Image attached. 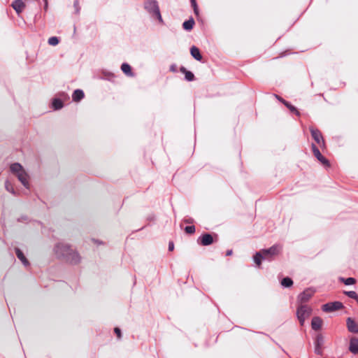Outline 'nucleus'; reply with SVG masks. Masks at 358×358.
I'll return each instance as SVG.
<instances>
[{"label":"nucleus","instance_id":"nucleus-22","mask_svg":"<svg viewBox=\"0 0 358 358\" xmlns=\"http://www.w3.org/2000/svg\"><path fill=\"white\" fill-rule=\"evenodd\" d=\"M121 70L127 76H133V73L131 71V66L129 64H127V63H123L121 65Z\"/></svg>","mask_w":358,"mask_h":358},{"label":"nucleus","instance_id":"nucleus-33","mask_svg":"<svg viewBox=\"0 0 358 358\" xmlns=\"http://www.w3.org/2000/svg\"><path fill=\"white\" fill-rule=\"evenodd\" d=\"M114 332L117 335V337L118 338V339H120L122 337V332H121L120 329L118 327H115L114 329Z\"/></svg>","mask_w":358,"mask_h":358},{"label":"nucleus","instance_id":"nucleus-38","mask_svg":"<svg viewBox=\"0 0 358 358\" xmlns=\"http://www.w3.org/2000/svg\"><path fill=\"white\" fill-rule=\"evenodd\" d=\"M170 71H173V72H176V71H177L176 65V64H172V65L170 66Z\"/></svg>","mask_w":358,"mask_h":358},{"label":"nucleus","instance_id":"nucleus-36","mask_svg":"<svg viewBox=\"0 0 358 358\" xmlns=\"http://www.w3.org/2000/svg\"><path fill=\"white\" fill-rule=\"evenodd\" d=\"M173 249H174V244H173V242L170 241V242L169 243V251H172V250H173Z\"/></svg>","mask_w":358,"mask_h":358},{"label":"nucleus","instance_id":"nucleus-11","mask_svg":"<svg viewBox=\"0 0 358 358\" xmlns=\"http://www.w3.org/2000/svg\"><path fill=\"white\" fill-rule=\"evenodd\" d=\"M346 325L348 330L354 334L358 333V324L351 317L346 320Z\"/></svg>","mask_w":358,"mask_h":358},{"label":"nucleus","instance_id":"nucleus-39","mask_svg":"<svg viewBox=\"0 0 358 358\" xmlns=\"http://www.w3.org/2000/svg\"><path fill=\"white\" fill-rule=\"evenodd\" d=\"M282 104L285 106L287 108H289V107L292 106V104L289 102L287 101L286 100H283Z\"/></svg>","mask_w":358,"mask_h":358},{"label":"nucleus","instance_id":"nucleus-18","mask_svg":"<svg viewBox=\"0 0 358 358\" xmlns=\"http://www.w3.org/2000/svg\"><path fill=\"white\" fill-rule=\"evenodd\" d=\"M190 54L197 61H201L202 59V55L200 52V50L196 46H192L190 48Z\"/></svg>","mask_w":358,"mask_h":358},{"label":"nucleus","instance_id":"nucleus-29","mask_svg":"<svg viewBox=\"0 0 358 358\" xmlns=\"http://www.w3.org/2000/svg\"><path fill=\"white\" fill-rule=\"evenodd\" d=\"M59 42V39L57 36H52L48 38V43L50 45H57Z\"/></svg>","mask_w":358,"mask_h":358},{"label":"nucleus","instance_id":"nucleus-23","mask_svg":"<svg viewBox=\"0 0 358 358\" xmlns=\"http://www.w3.org/2000/svg\"><path fill=\"white\" fill-rule=\"evenodd\" d=\"M52 106L54 110H59L63 108L64 103L60 99L55 98L52 100Z\"/></svg>","mask_w":358,"mask_h":358},{"label":"nucleus","instance_id":"nucleus-6","mask_svg":"<svg viewBox=\"0 0 358 358\" xmlns=\"http://www.w3.org/2000/svg\"><path fill=\"white\" fill-rule=\"evenodd\" d=\"M344 308L343 304L340 301L329 302L322 306V310L326 313H331L335 310H341Z\"/></svg>","mask_w":358,"mask_h":358},{"label":"nucleus","instance_id":"nucleus-44","mask_svg":"<svg viewBox=\"0 0 358 358\" xmlns=\"http://www.w3.org/2000/svg\"><path fill=\"white\" fill-rule=\"evenodd\" d=\"M186 222H188V223H192L193 222V220L192 219H189V220H187Z\"/></svg>","mask_w":358,"mask_h":358},{"label":"nucleus","instance_id":"nucleus-24","mask_svg":"<svg viewBox=\"0 0 358 358\" xmlns=\"http://www.w3.org/2000/svg\"><path fill=\"white\" fill-rule=\"evenodd\" d=\"M280 283L281 285L284 287H290L293 285V280L289 277H285L282 279Z\"/></svg>","mask_w":358,"mask_h":358},{"label":"nucleus","instance_id":"nucleus-42","mask_svg":"<svg viewBox=\"0 0 358 358\" xmlns=\"http://www.w3.org/2000/svg\"><path fill=\"white\" fill-rule=\"evenodd\" d=\"M275 98H276L279 101H280V102L282 103V101H283V100H285V99H282V98L281 96H280L279 95L275 94Z\"/></svg>","mask_w":358,"mask_h":358},{"label":"nucleus","instance_id":"nucleus-19","mask_svg":"<svg viewBox=\"0 0 358 358\" xmlns=\"http://www.w3.org/2000/svg\"><path fill=\"white\" fill-rule=\"evenodd\" d=\"M10 169L15 176L17 175L18 173H20L21 171H24L22 166L20 163L12 164L10 166Z\"/></svg>","mask_w":358,"mask_h":358},{"label":"nucleus","instance_id":"nucleus-2","mask_svg":"<svg viewBox=\"0 0 358 358\" xmlns=\"http://www.w3.org/2000/svg\"><path fill=\"white\" fill-rule=\"evenodd\" d=\"M145 10L154 18L157 19L159 22L163 23L159 7L157 0H144Z\"/></svg>","mask_w":358,"mask_h":358},{"label":"nucleus","instance_id":"nucleus-27","mask_svg":"<svg viewBox=\"0 0 358 358\" xmlns=\"http://www.w3.org/2000/svg\"><path fill=\"white\" fill-rule=\"evenodd\" d=\"M343 294L348 297L358 301V294L355 291H344Z\"/></svg>","mask_w":358,"mask_h":358},{"label":"nucleus","instance_id":"nucleus-5","mask_svg":"<svg viewBox=\"0 0 358 358\" xmlns=\"http://www.w3.org/2000/svg\"><path fill=\"white\" fill-rule=\"evenodd\" d=\"M309 130L311 134V136L314 139L315 143L320 148L324 147L325 141H324V139L323 138V136H322L321 131L318 129H317L314 127H312V126L309 127Z\"/></svg>","mask_w":358,"mask_h":358},{"label":"nucleus","instance_id":"nucleus-40","mask_svg":"<svg viewBox=\"0 0 358 358\" xmlns=\"http://www.w3.org/2000/svg\"><path fill=\"white\" fill-rule=\"evenodd\" d=\"M180 72L183 73L184 74L185 73V72H187V70L186 69V68H185V67H184V66H180Z\"/></svg>","mask_w":358,"mask_h":358},{"label":"nucleus","instance_id":"nucleus-13","mask_svg":"<svg viewBox=\"0 0 358 358\" xmlns=\"http://www.w3.org/2000/svg\"><path fill=\"white\" fill-rule=\"evenodd\" d=\"M11 6L15 10L17 14L20 15L26 7V5L22 0H15L12 3Z\"/></svg>","mask_w":358,"mask_h":358},{"label":"nucleus","instance_id":"nucleus-34","mask_svg":"<svg viewBox=\"0 0 358 358\" xmlns=\"http://www.w3.org/2000/svg\"><path fill=\"white\" fill-rule=\"evenodd\" d=\"M28 220H29V218H28V217H27V216H26V215H22V216H21L20 217H19V218L17 219V221H18V222H27V221H28Z\"/></svg>","mask_w":358,"mask_h":358},{"label":"nucleus","instance_id":"nucleus-31","mask_svg":"<svg viewBox=\"0 0 358 358\" xmlns=\"http://www.w3.org/2000/svg\"><path fill=\"white\" fill-rule=\"evenodd\" d=\"M185 231L187 234H192L195 232V227L194 225L187 226L185 228Z\"/></svg>","mask_w":358,"mask_h":358},{"label":"nucleus","instance_id":"nucleus-14","mask_svg":"<svg viewBox=\"0 0 358 358\" xmlns=\"http://www.w3.org/2000/svg\"><path fill=\"white\" fill-rule=\"evenodd\" d=\"M15 255H16L17 257L21 261V262L23 264V265L25 266H28L29 265V262L27 260V259L26 258V257L24 256L22 251L20 248H15Z\"/></svg>","mask_w":358,"mask_h":358},{"label":"nucleus","instance_id":"nucleus-26","mask_svg":"<svg viewBox=\"0 0 358 358\" xmlns=\"http://www.w3.org/2000/svg\"><path fill=\"white\" fill-rule=\"evenodd\" d=\"M5 188L8 192H10L12 194L15 196L17 195V193L13 187V184L8 180H6L5 182Z\"/></svg>","mask_w":358,"mask_h":358},{"label":"nucleus","instance_id":"nucleus-16","mask_svg":"<svg viewBox=\"0 0 358 358\" xmlns=\"http://www.w3.org/2000/svg\"><path fill=\"white\" fill-rule=\"evenodd\" d=\"M322 325V320L320 317H313L311 321L312 329L315 331L320 330Z\"/></svg>","mask_w":358,"mask_h":358},{"label":"nucleus","instance_id":"nucleus-32","mask_svg":"<svg viewBox=\"0 0 358 358\" xmlns=\"http://www.w3.org/2000/svg\"><path fill=\"white\" fill-rule=\"evenodd\" d=\"M288 109L290 110V112H292V113H293L296 114L297 116H300V115H301V114H300L299 111V110H297V108H296L295 106H294L293 105H292L291 106H289Z\"/></svg>","mask_w":358,"mask_h":358},{"label":"nucleus","instance_id":"nucleus-3","mask_svg":"<svg viewBox=\"0 0 358 358\" xmlns=\"http://www.w3.org/2000/svg\"><path fill=\"white\" fill-rule=\"evenodd\" d=\"M311 313L312 308L310 306L303 304H301L298 306L296 310V315L301 326L303 325L306 319L308 317Z\"/></svg>","mask_w":358,"mask_h":358},{"label":"nucleus","instance_id":"nucleus-12","mask_svg":"<svg viewBox=\"0 0 358 358\" xmlns=\"http://www.w3.org/2000/svg\"><path fill=\"white\" fill-rule=\"evenodd\" d=\"M16 176L25 188L29 189V183L28 180L29 176L24 170L21 171L20 173H18Z\"/></svg>","mask_w":358,"mask_h":358},{"label":"nucleus","instance_id":"nucleus-20","mask_svg":"<svg viewBox=\"0 0 358 358\" xmlns=\"http://www.w3.org/2000/svg\"><path fill=\"white\" fill-rule=\"evenodd\" d=\"M195 22L193 17H190L189 20H185L182 24V28L187 31H191L194 25Z\"/></svg>","mask_w":358,"mask_h":358},{"label":"nucleus","instance_id":"nucleus-17","mask_svg":"<svg viewBox=\"0 0 358 358\" xmlns=\"http://www.w3.org/2000/svg\"><path fill=\"white\" fill-rule=\"evenodd\" d=\"M85 96L84 92L82 90L77 89L73 91L72 94L73 101L78 102L82 100Z\"/></svg>","mask_w":358,"mask_h":358},{"label":"nucleus","instance_id":"nucleus-43","mask_svg":"<svg viewBox=\"0 0 358 358\" xmlns=\"http://www.w3.org/2000/svg\"><path fill=\"white\" fill-rule=\"evenodd\" d=\"M232 253H233L232 250H228L227 251V252H226V255H227V256H230V255H232Z\"/></svg>","mask_w":358,"mask_h":358},{"label":"nucleus","instance_id":"nucleus-41","mask_svg":"<svg viewBox=\"0 0 358 358\" xmlns=\"http://www.w3.org/2000/svg\"><path fill=\"white\" fill-rule=\"evenodd\" d=\"M44 2V9L46 10L48 9V0H43Z\"/></svg>","mask_w":358,"mask_h":358},{"label":"nucleus","instance_id":"nucleus-30","mask_svg":"<svg viewBox=\"0 0 358 358\" xmlns=\"http://www.w3.org/2000/svg\"><path fill=\"white\" fill-rule=\"evenodd\" d=\"M185 80L187 81H193L195 79L194 73L189 71L185 72Z\"/></svg>","mask_w":358,"mask_h":358},{"label":"nucleus","instance_id":"nucleus-10","mask_svg":"<svg viewBox=\"0 0 358 358\" xmlns=\"http://www.w3.org/2000/svg\"><path fill=\"white\" fill-rule=\"evenodd\" d=\"M315 293V290L311 288L306 289L303 292L299 294L297 298L298 302L301 303H303L308 302L311 297L313 296Z\"/></svg>","mask_w":358,"mask_h":358},{"label":"nucleus","instance_id":"nucleus-45","mask_svg":"<svg viewBox=\"0 0 358 358\" xmlns=\"http://www.w3.org/2000/svg\"><path fill=\"white\" fill-rule=\"evenodd\" d=\"M96 243H98L99 244H101V242L95 241Z\"/></svg>","mask_w":358,"mask_h":358},{"label":"nucleus","instance_id":"nucleus-28","mask_svg":"<svg viewBox=\"0 0 358 358\" xmlns=\"http://www.w3.org/2000/svg\"><path fill=\"white\" fill-rule=\"evenodd\" d=\"M190 3L193 8L194 13L196 16L199 15V10L196 0H190Z\"/></svg>","mask_w":358,"mask_h":358},{"label":"nucleus","instance_id":"nucleus-7","mask_svg":"<svg viewBox=\"0 0 358 358\" xmlns=\"http://www.w3.org/2000/svg\"><path fill=\"white\" fill-rule=\"evenodd\" d=\"M311 149L314 156L317 159L318 161L321 162L325 166H330V163L327 159H326L320 152L318 148L315 145V144L312 143Z\"/></svg>","mask_w":358,"mask_h":358},{"label":"nucleus","instance_id":"nucleus-8","mask_svg":"<svg viewBox=\"0 0 358 358\" xmlns=\"http://www.w3.org/2000/svg\"><path fill=\"white\" fill-rule=\"evenodd\" d=\"M324 337L321 334L317 335L314 344H315V353L317 355L322 356L323 355V345H324Z\"/></svg>","mask_w":358,"mask_h":358},{"label":"nucleus","instance_id":"nucleus-35","mask_svg":"<svg viewBox=\"0 0 358 358\" xmlns=\"http://www.w3.org/2000/svg\"><path fill=\"white\" fill-rule=\"evenodd\" d=\"M73 6H74V7L76 8V11H77V12H79V9H80V8H79V2H78V0H76V1H74V3H73Z\"/></svg>","mask_w":358,"mask_h":358},{"label":"nucleus","instance_id":"nucleus-15","mask_svg":"<svg viewBox=\"0 0 358 358\" xmlns=\"http://www.w3.org/2000/svg\"><path fill=\"white\" fill-rule=\"evenodd\" d=\"M349 350L355 354H358V338L356 337H352L350 341Z\"/></svg>","mask_w":358,"mask_h":358},{"label":"nucleus","instance_id":"nucleus-37","mask_svg":"<svg viewBox=\"0 0 358 358\" xmlns=\"http://www.w3.org/2000/svg\"><path fill=\"white\" fill-rule=\"evenodd\" d=\"M107 76H108L107 79H108V80H111L113 78H114L115 77V76L113 73H108L107 74Z\"/></svg>","mask_w":358,"mask_h":358},{"label":"nucleus","instance_id":"nucleus-9","mask_svg":"<svg viewBox=\"0 0 358 358\" xmlns=\"http://www.w3.org/2000/svg\"><path fill=\"white\" fill-rule=\"evenodd\" d=\"M214 238L211 234L205 233L201 234L197 239L199 245L202 246H208L213 243Z\"/></svg>","mask_w":358,"mask_h":358},{"label":"nucleus","instance_id":"nucleus-25","mask_svg":"<svg viewBox=\"0 0 358 358\" xmlns=\"http://www.w3.org/2000/svg\"><path fill=\"white\" fill-rule=\"evenodd\" d=\"M339 280L343 282L345 285H352L356 283V279L352 277L348 278H340Z\"/></svg>","mask_w":358,"mask_h":358},{"label":"nucleus","instance_id":"nucleus-21","mask_svg":"<svg viewBox=\"0 0 358 358\" xmlns=\"http://www.w3.org/2000/svg\"><path fill=\"white\" fill-rule=\"evenodd\" d=\"M262 253V250H261L259 252H257L254 255V261L258 266L261 265L262 261L264 260V257Z\"/></svg>","mask_w":358,"mask_h":358},{"label":"nucleus","instance_id":"nucleus-4","mask_svg":"<svg viewBox=\"0 0 358 358\" xmlns=\"http://www.w3.org/2000/svg\"><path fill=\"white\" fill-rule=\"evenodd\" d=\"M262 250L264 260L271 262L280 254L281 248L278 245H273L268 249H262Z\"/></svg>","mask_w":358,"mask_h":358},{"label":"nucleus","instance_id":"nucleus-1","mask_svg":"<svg viewBox=\"0 0 358 358\" xmlns=\"http://www.w3.org/2000/svg\"><path fill=\"white\" fill-rule=\"evenodd\" d=\"M57 257L63 259L71 264H77L80 262V257L78 252L73 250L70 245L58 243L54 248Z\"/></svg>","mask_w":358,"mask_h":358}]
</instances>
